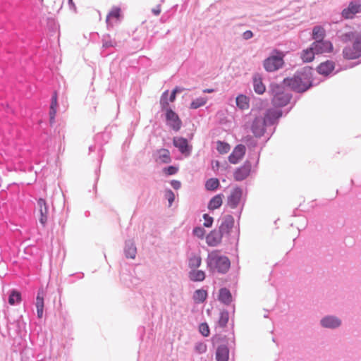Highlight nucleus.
Masks as SVG:
<instances>
[{
    "instance_id": "obj_2",
    "label": "nucleus",
    "mask_w": 361,
    "mask_h": 361,
    "mask_svg": "<svg viewBox=\"0 0 361 361\" xmlns=\"http://www.w3.org/2000/svg\"><path fill=\"white\" fill-rule=\"evenodd\" d=\"M271 92L273 95L272 104L276 106H284L290 101L288 94H285L283 87L277 84H272L271 85Z\"/></svg>"
},
{
    "instance_id": "obj_48",
    "label": "nucleus",
    "mask_w": 361,
    "mask_h": 361,
    "mask_svg": "<svg viewBox=\"0 0 361 361\" xmlns=\"http://www.w3.org/2000/svg\"><path fill=\"white\" fill-rule=\"evenodd\" d=\"M252 36H253L252 32L250 30H247V31L244 32L243 34V37L245 39H249L252 38Z\"/></svg>"
},
{
    "instance_id": "obj_41",
    "label": "nucleus",
    "mask_w": 361,
    "mask_h": 361,
    "mask_svg": "<svg viewBox=\"0 0 361 361\" xmlns=\"http://www.w3.org/2000/svg\"><path fill=\"white\" fill-rule=\"evenodd\" d=\"M203 219L204 220V226L205 227H207V228H209L212 226V224H213V218L212 216H210L209 214H204L203 215Z\"/></svg>"
},
{
    "instance_id": "obj_5",
    "label": "nucleus",
    "mask_w": 361,
    "mask_h": 361,
    "mask_svg": "<svg viewBox=\"0 0 361 361\" xmlns=\"http://www.w3.org/2000/svg\"><path fill=\"white\" fill-rule=\"evenodd\" d=\"M311 45L317 54L331 53L334 49L332 43L328 40L314 42Z\"/></svg>"
},
{
    "instance_id": "obj_26",
    "label": "nucleus",
    "mask_w": 361,
    "mask_h": 361,
    "mask_svg": "<svg viewBox=\"0 0 361 361\" xmlns=\"http://www.w3.org/2000/svg\"><path fill=\"white\" fill-rule=\"evenodd\" d=\"M315 51L314 49H312V46L311 45L310 47L303 50L301 53V59L303 62L308 63L311 62L314 59V54Z\"/></svg>"
},
{
    "instance_id": "obj_4",
    "label": "nucleus",
    "mask_w": 361,
    "mask_h": 361,
    "mask_svg": "<svg viewBox=\"0 0 361 361\" xmlns=\"http://www.w3.org/2000/svg\"><path fill=\"white\" fill-rule=\"evenodd\" d=\"M361 12V1L360 0L351 1L348 7L344 8L341 15L345 19H352L354 16Z\"/></svg>"
},
{
    "instance_id": "obj_9",
    "label": "nucleus",
    "mask_w": 361,
    "mask_h": 361,
    "mask_svg": "<svg viewBox=\"0 0 361 361\" xmlns=\"http://www.w3.org/2000/svg\"><path fill=\"white\" fill-rule=\"evenodd\" d=\"M173 143L182 154L185 155L190 154L191 147L189 146L187 139L182 137H175L173 140Z\"/></svg>"
},
{
    "instance_id": "obj_49",
    "label": "nucleus",
    "mask_w": 361,
    "mask_h": 361,
    "mask_svg": "<svg viewBox=\"0 0 361 361\" xmlns=\"http://www.w3.org/2000/svg\"><path fill=\"white\" fill-rule=\"evenodd\" d=\"M171 185L176 190L179 189L181 186L180 182L178 180H172L171 183Z\"/></svg>"
},
{
    "instance_id": "obj_24",
    "label": "nucleus",
    "mask_w": 361,
    "mask_h": 361,
    "mask_svg": "<svg viewBox=\"0 0 361 361\" xmlns=\"http://www.w3.org/2000/svg\"><path fill=\"white\" fill-rule=\"evenodd\" d=\"M312 39H314V42L324 41V39L326 36V30L323 27L320 25L314 26L312 29Z\"/></svg>"
},
{
    "instance_id": "obj_16",
    "label": "nucleus",
    "mask_w": 361,
    "mask_h": 361,
    "mask_svg": "<svg viewBox=\"0 0 361 361\" xmlns=\"http://www.w3.org/2000/svg\"><path fill=\"white\" fill-rule=\"evenodd\" d=\"M223 235L219 231H212L206 237L207 243L209 246H216L221 243Z\"/></svg>"
},
{
    "instance_id": "obj_32",
    "label": "nucleus",
    "mask_w": 361,
    "mask_h": 361,
    "mask_svg": "<svg viewBox=\"0 0 361 361\" xmlns=\"http://www.w3.org/2000/svg\"><path fill=\"white\" fill-rule=\"evenodd\" d=\"M236 104L240 109L249 108V99L245 95L240 94L236 97Z\"/></svg>"
},
{
    "instance_id": "obj_15",
    "label": "nucleus",
    "mask_w": 361,
    "mask_h": 361,
    "mask_svg": "<svg viewBox=\"0 0 361 361\" xmlns=\"http://www.w3.org/2000/svg\"><path fill=\"white\" fill-rule=\"evenodd\" d=\"M37 206L40 213L39 222L44 226L47 221L48 207L44 199L39 198L37 201Z\"/></svg>"
},
{
    "instance_id": "obj_27",
    "label": "nucleus",
    "mask_w": 361,
    "mask_h": 361,
    "mask_svg": "<svg viewBox=\"0 0 361 361\" xmlns=\"http://www.w3.org/2000/svg\"><path fill=\"white\" fill-rule=\"evenodd\" d=\"M189 278L192 281H202L205 279V273L204 271L192 269L189 272Z\"/></svg>"
},
{
    "instance_id": "obj_34",
    "label": "nucleus",
    "mask_w": 361,
    "mask_h": 361,
    "mask_svg": "<svg viewBox=\"0 0 361 361\" xmlns=\"http://www.w3.org/2000/svg\"><path fill=\"white\" fill-rule=\"evenodd\" d=\"M137 253V249L133 243L126 244L125 247V254L128 258L134 259Z\"/></svg>"
},
{
    "instance_id": "obj_46",
    "label": "nucleus",
    "mask_w": 361,
    "mask_h": 361,
    "mask_svg": "<svg viewBox=\"0 0 361 361\" xmlns=\"http://www.w3.org/2000/svg\"><path fill=\"white\" fill-rule=\"evenodd\" d=\"M166 197L169 202V204L171 205L175 200L174 193L171 190H169L166 191Z\"/></svg>"
},
{
    "instance_id": "obj_54",
    "label": "nucleus",
    "mask_w": 361,
    "mask_h": 361,
    "mask_svg": "<svg viewBox=\"0 0 361 361\" xmlns=\"http://www.w3.org/2000/svg\"><path fill=\"white\" fill-rule=\"evenodd\" d=\"M116 45V43L112 44L111 42H106L105 43H104V46L106 47H114Z\"/></svg>"
},
{
    "instance_id": "obj_6",
    "label": "nucleus",
    "mask_w": 361,
    "mask_h": 361,
    "mask_svg": "<svg viewBox=\"0 0 361 361\" xmlns=\"http://www.w3.org/2000/svg\"><path fill=\"white\" fill-rule=\"evenodd\" d=\"M166 118L168 124L174 130H178L181 127V121L179 118L178 116L171 109H167L166 114Z\"/></svg>"
},
{
    "instance_id": "obj_55",
    "label": "nucleus",
    "mask_w": 361,
    "mask_h": 361,
    "mask_svg": "<svg viewBox=\"0 0 361 361\" xmlns=\"http://www.w3.org/2000/svg\"><path fill=\"white\" fill-rule=\"evenodd\" d=\"M203 92L205 93H212L214 92V90L213 89H205L203 90Z\"/></svg>"
},
{
    "instance_id": "obj_14",
    "label": "nucleus",
    "mask_w": 361,
    "mask_h": 361,
    "mask_svg": "<svg viewBox=\"0 0 361 361\" xmlns=\"http://www.w3.org/2000/svg\"><path fill=\"white\" fill-rule=\"evenodd\" d=\"M267 124L264 119L257 117L256 118L252 125V131L254 135L257 137H259L263 135L264 132V126Z\"/></svg>"
},
{
    "instance_id": "obj_33",
    "label": "nucleus",
    "mask_w": 361,
    "mask_h": 361,
    "mask_svg": "<svg viewBox=\"0 0 361 361\" xmlns=\"http://www.w3.org/2000/svg\"><path fill=\"white\" fill-rule=\"evenodd\" d=\"M21 301V294L19 291L13 290L8 298V303L11 305L20 303Z\"/></svg>"
},
{
    "instance_id": "obj_31",
    "label": "nucleus",
    "mask_w": 361,
    "mask_h": 361,
    "mask_svg": "<svg viewBox=\"0 0 361 361\" xmlns=\"http://www.w3.org/2000/svg\"><path fill=\"white\" fill-rule=\"evenodd\" d=\"M36 308L38 318H42L44 311V298L40 292L38 293L36 298Z\"/></svg>"
},
{
    "instance_id": "obj_57",
    "label": "nucleus",
    "mask_w": 361,
    "mask_h": 361,
    "mask_svg": "<svg viewBox=\"0 0 361 361\" xmlns=\"http://www.w3.org/2000/svg\"><path fill=\"white\" fill-rule=\"evenodd\" d=\"M173 92H175L176 94H177L178 92H180V90L176 87L173 90Z\"/></svg>"
},
{
    "instance_id": "obj_13",
    "label": "nucleus",
    "mask_w": 361,
    "mask_h": 361,
    "mask_svg": "<svg viewBox=\"0 0 361 361\" xmlns=\"http://www.w3.org/2000/svg\"><path fill=\"white\" fill-rule=\"evenodd\" d=\"M283 112L281 109H268L264 116V121L267 124H274L279 118L282 116Z\"/></svg>"
},
{
    "instance_id": "obj_30",
    "label": "nucleus",
    "mask_w": 361,
    "mask_h": 361,
    "mask_svg": "<svg viewBox=\"0 0 361 361\" xmlns=\"http://www.w3.org/2000/svg\"><path fill=\"white\" fill-rule=\"evenodd\" d=\"M207 297V292L203 289H198L195 291L193 300L196 303H202L205 301Z\"/></svg>"
},
{
    "instance_id": "obj_56",
    "label": "nucleus",
    "mask_w": 361,
    "mask_h": 361,
    "mask_svg": "<svg viewBox=\"0 0 361 361\" xmlns=\"http://www.w3.org/2000/svg\"><path fill=\"white\" fill-rule=\"evenodd\" d=\"M215 166H216V168H218V167L219 166V161H214V165L213 164L212 167H213V168H214Z\"/></svg>"
},
{
    "instance_id": "obj_20",
    "label": "nucleus",
    "mask_w": 361,
    "mask_h": 361,
    "mask_svg": "<svg viewBox=\"0 0 361 361\" xmlns=\"http://www.w3.org/2000/svg\"><path fill=\"white\" fill-rule=\"evenodd\" d=\"M229 357V350L226 345H220L217 348L216 352V359L217 361H228Z\"/></svg>"
},
{
    "instance_id": "obj_50",
    "label": "nucleus",
    "mask_w": 361,
    "mask_h": 361,
    "mask_svg": "<svg viewBox=\"0 0 361 361\" xmlns=\"http://www.w3.org/2000/svg\"><path fill=\"white\" fill-rule=\"evenodd\" d=\"M354 43L355 44V47H357L358 50L361 51V35L360 37H358Z\"/></svg>"
},
{
    "instance_id": "obj_29",
    "label": "nucleus",
    "mask_w": 361,
    "mask_h": 361,
    "mask_svg": "<svg viewBox=\"0 0 361 361\" xmlns=\"http://www.w3.org/2000/svg\"><path fill=\"white\" fill-rule=\"evenodd\" d=\"M202 263V257L199 254H192L188 259V266L192 269L198 268Z\"/></svg>"
},
{
    "instance_id": "obj_37",
    "label": "nucleus",
    "mask_w": 361,
    "mask_h": 361,
    "mask_svg": "<svg viewBox=\"0 0 361 361\" xmlns=\"http://www.w3.org/2000/svg\"><path fill=\"white\" fill-rule=\"evenodd\" d=\"M230 149V145L228 143L221 141L217 142L216 149L220 154H226Z\"/></svg>"
},
{
    "instance_id": "obj_51",
    "label": "nucleus",
    "mask_w": 361,
    "mask_h": 361,
    "mask_svg": "<svg viewBox=\"0 0 361 361\" xmlns=\"http://www.w3.org/2000/svg\"><path fill=\"white\" fill-rule=\"evenodd\" d=\"M197 349L199 350L200 353H203V352H205L206 350V345H204V344H199L197 346Z\"/></svg>"
},
{
    "instance_id": "obj_12",
    "label": "nucleus",
    "mask_w": 361,
    "mask_h": 361,
    "mask_svg": "<svg viewBox=\"0 0 361 361\" xmlns=\"http://www.w3.org/2000/svg\"><path fill=\"white\" fill-rule=\"evenodd\" d=\"M234 225V219L231 215H226L223 217L222 222L219 226V231L223 235H227L230 233Z\"/></svg>"
},
{
    "instance_id": "obj_38",
    "label": "nucleus",
    "mask_w": 361,
    "mask_h": 361,
    "mask_svg": "<svg viewBox=\"0 0 361 361\" xmlns=\"http://www.w3.org/2000/svg\"><path fill=\"white\" fill-rule=\"evenodd\" d=\"M207 102V99L205 98H198L195 100L192 101L190 104L191 109H197L203 105H204Z\"/></svg>"
},
{
    "instance_id": "obj_22",
    "label": "nucleus",
    "mask_w": 361,
    "mask_h": 361,
    "mask_svg": "<svg viewBox=\"0 0 361 361\" xmlns=\"http://www.w3.org/2000/svg\"><path fill=\"white\" fill-rule=\"evenodd\" d=\"M321 323L326 328H336L340 326L341 321L334 317H326L322 319Z\"/></svg>"
},
{
    "instance_id": "obj_52",
    "label": "nucleus",
    "mask_w": 361,
    "mask_h": 361,
    "mask_svg": "<svg viewBox=\"0 0 361 361\" xmlns=\"http://www.w3.org/2000/svg\"><path fill=\"white\" fill-rule=\"evenodd\" d=\"M152 13L156 15V16H158L159 15V13H161V8H160V6H158L157 8H153L152 9Z\"/></svg>"
},
{
    "instance_id": "obj_59",
    "label": "nucleus",
    "mask_w": 361,
    "mask_h": 361,
    "mask_svg": "<svg viewBox=\"0 0 361 361\" xmlns=\"http://www.w3.org/2000/svg\"><path fill=\"white\" fill-rule=\"evenodd\" d=\"M39 1H41V3H43V1H44V0H39Z\"/></svg>"
},
{
    "instance_id": "obj_3",
    "label": "nucleus",
    "mask_w": 361,
    "mask_h": 361,
    "mask_svg": "<svg viewBox=\"0 0 361 361\" xmlns=\"http://www.w3.org/2000/svg\"><path fill=\"white\" fill-rule=\"evenodd\" d=\"M275 52L276 55L270 56L264 61V68L268 72L276 71L283 66L284 54L278 51H275Z\"/></svg>"
},
{
    "instance_id": "obj_25",
    "label": "nucleus",
    "mask_w": 361,
    "mask_h": 361,
    "mask_svg": "<svg viewBox=\"0 0 361 361\" xmlns=\"http://www.w3.org/2000/svg\"><path fill=\"white\" fill-rule=\"evenodd\" d=\"M219 300L226 305H228L232 301L231 293L226 288H221L219 290Z\"/></svg>"
},
{
    "instance_id": "obj_23",
    "label": "nucleus",
    "mask_w": 361,
    "mask_h": 361,
    "mask_svg": "<svg viewBox=\"0 0 361 361\" xmlns=\"http://www.w3.org/2000/svg\"><path fill=\"white\" fill-rule=\"evenodd\" d=\"M253 87L255 92L259 94H262L266 90L265 85L262 83V78L258 74L253 77Z\"/></svg>"
},
{
    "instance_id": "obj_7",
    "label": "nucleus",
    "mask_w": 361,
    "mask_h": 361,
    "mask_svg": "<svg viewBox=\"0 0 361 361\" xmlns=\"http://www.w3.org/2000/svg\"><path fill=\"white\" fill-rule=\"evenodd\" d=\"M251 171V164L248 161L236 169L233 173V177L235 180L240 181L245 179L250 173Z\"/></svg>"
},
{
    "instance_id": "obj_28",
    "label": "nucleus",
    "mask_w": 361,
    "mask_h": 361,
    "mask_svg": "<svg viewBox=\"0 0 361 361\" xmlns=\"http://www.w3.org/2000/svg\"><path fill=\"white\" fill-rule=\"evenodd\" d=\"M290 85L294 90L299 92H305L308 89V86L305 84H301V79L299 77H294L293 79L291 80Z\"/></svg>"
},
{
    "instance_id": "obj_19",
    "label": "nucleus",
    "mask_w": 361,
    "mask_h": 361,
    "mask_svg": "<svg viewBox=\"0 0 361 361\" xmlns=\"http://www.w3.org/2000/svg\"><path fill=\"white\" fill-rule=\"evenodd\" d=\"M334 69V63L331 61H326L319 64L317 71L319 74L328 75Z\"/></svg>"
},
{
    "instance_id": "obj_45",
    "label": "nucleus",
    "mask_w": 361,
    "mask_h": 361,
    "mask_svg": "<svg viewBox=\"0 0 361 361\" xmlns=\"http://www.w3.org/2000/svg\"><path fill=\"white\" fill-rule=\"evenodd\" d=\"M56 114V109H50L49 111V122L51 125H53L55 122V116Z\"/></svg>"
},
{
    "instance_id": "obj_47",
    "label": "nucleus",
    "mask_w": 361,
    "mask_h": 361,
    "mask_svg": "<svg viewBox=\"0 0 361 361\" xmlns=\"http://www.w3.org/2000/svg\"><path fill=\"white\" fill-rule=\"evenodd\" d=\"M354 33L353 32H349L345 34L341 35V39L344 42H347L348 40H350L354 36Z\"/></svg>"
},
{
    "instance_id": "obj_39",
    "label": "nucleus",
    "mask_w": 361,
    "mask_h": 361,
    "mask_svg": "<svg viewBox=\"0 0 361 361\" xmlns=\"http://www.w3.org/2000/svg\"><path fill=\"white\" fill-rule=\"evenodd\" d=\"M168 94H169V91L166 90L162 94V95L161 97L160 104L163 109H167L169 105V102H168Z\"/></svg>"
},
{
    "instance_id": "obj_35",
    "label": "nucleus",
    "mask_w": 361,
    "mask_h": 361,
    "mask_svg": "<svg viewBox=\"0 0 361 361\" xmlns=\"http://www.w3.org/2000/svg\"><path fill=\"white\" fill-rule=\"evenodd\" d=\"M219 186V180L217 178H209L206 181L205 188L207 190H214Z\"/></svg>"
},
{
    "instance_id": "obj_8",
    "label": "nucleus",
    "mask_w": 361,
    "mask_h": 361,
    "mask_svg": "<svg viewBox=\"0 0 361 361\" xmlns=\"http://www.w3.org/2000/svg\"><path fill=\"white\" fill-rule=\"evenodd\" d=\"M242 193L240 188H234L227 198V205L232 209L237 207L241 200Z\"/></svg>"
},
{
    "instance_id": "obj_58",
    "label": "nucleus",
    "mask_w": 361,
    "mask_h": 361,
    "mask_svg": "<svg viewBox=\"0 0 361 361\" xmlns=\"http://www.w3.org/2000/svg\"><path fill=\"white\" fill-rule=\"evenodd\" d=\"M72 1H73V0H69V2H70V3H72Z\"/></svg>"
},
{
    "instance_id": "obj_36",
    "label": "nucleus",
    "mask_w": 361,
    "mask_h": 361,
    "mask_svg": "<svg viewBox=\"0 0 361 361\" xmlns=\"http://www.w3.org/2000/svg\"><path fill=\"white\" fill-rule=\"evenodd\" d=\"M229 316L227 311H222L220 312L218 324L220 327L224 328L226 326L228 322Z\"/></svg>"
},
{
    "instance_id": "obj_42",
    "label": "nucleus",
    "mask_w": 361,
    "mask_h": 361,
    "mask_svg": "<svg viewBox=\"0 0 361 361\" xmlns=\"http://www.w3.org/2000/svg\"><path fill=\"white\" fill-rule=\"evenodd\" d=\"M193 234L200 238H202L205 235V231L203 228L196 227L193 229Z\"/></svg>"
},
{
    "instance_id": "obj_17",
    "label": "nucleus",
    "mask_w": 361,
    "mask_h": 361,
    "mask_svg": "<svg viewBox=\"0 0 361 361\" xmlns=\"http://www.w3.org/2000/svg\"><path fill=\"white\" fill-rule=\"evenodd\" d=\"M361 51L355 47V44L353 47H345L343 51V54L346 59H355L360 57Z\"/></svg>"
},
{
    "instance_id": "obj_18",
    "label": "nucleus",
    "mask_w": 361,
    "mask_h": 361,
    "mask_svg": "<svg viewBox=\"0 0 361 361\" xmlns=\"http://www.w3.org/2000/svg\"><path fill=\"white\" fill-rule=\"evenodd\" d=\"M157 157L155 161L157 162L162 163V164H169L171 161V158L170 156V152L166 149H160L157 151Z\"/></svg>"
},
{
    "instance_id": "obj_40",
    "label": "nucleus",
    "mask_w": 361,
    "mask_h": 361,
    "mask_svg": "<svg viewBox=\"0 0 361 361\" xmlns=\"http://www.w3.org/2000/svg\"><path fill=\"white\" fill-rule=\"evenodd\" d=\"M200 332L204 336H208L209 335V328L207 323H202L199 326Z\"/></svg>"
},
{
    "instance_id": "obj_21",
    "label": "nucleus",
    "mask_w": 361,
    "mask_h": 361,
    "mask_svg": "<svg viewBox=\"0 0 361 361\" xmlns=\"http://www.w3.org/2000/svg\"><path fill=\"white\" fill-rule=\"evenodd\" d=\"M224 197L223 194H218L214 196L208 203V209L209 210L219 209L222 205Z\"/></svg>"
},
{
    "instance_id": "obj_53",
    "label": "nucleus",
    "mask_w": 361,
    "mask_h": 361,
    "mask_svg": "<svg viewBox=\"0 0 361 361\" xmlns=\"http://www.w3.org/2000/svg\"><path fill=\"white\" fill-rule=\"evenodd\" d=\"M176 94L172 91V92H171V96H170V98H169V101H170L171 102H174V101H175V99H176Z\"/></svg>"
},
{
    "instance_id": "obj_11",
    "label": "nucleus",
    "mask_w": 361,
    "mask_h": 361,
    "mask_svg": "<svg viewBox=\"0 0 361 361\" xmlns=\"http://www.w3.org/2000/svg\"><path fill=\"white\" fill-rule=\"evenodd\" d=\"M121 18V9L118 6H114L106 16V22L109 26H113L114 23Z\"/></svg>"
},
{
    "instance_id": "obj_44",
    "label": "nucleus",
    "mask_w": 361,
    "mask_h": 361,
    "mask_svg": "<svg viewBox=\"0 0 361 361\" xmlns=\"http://www.w3.org/2000/svg\"><path fill=\"white\" fill-rule=\"evenodd\" d=\"M58 102H57V93L56 92H54V94L51 98V103L50 105V109H57Z\"/></svg>"
},
{
    "instance_id": "obj_10",
    "label": "nucleus",
    "mask_w": 361,
    "mask_h": 361,
    "mask_svg": "<svg viewBox=\"0 0 361 361\" xmlns=\"http://www.w3.org/2000/svg\"><path fill=\"white\" fill-rule=\"evenodd\" d=\"M245 147L243 145H237L228 157L230 163L235 164L243 159L245 154Z\"/></svg>"
},
{
    "instance_id": "obj_43",
    "label": "nucleus",
    "mask_w": 361,
    "mask_h": 361,
    "mask_svg": "<svg viewBox=\"0 0 361 361\" xmlns=\"http://www.w3.org/2000/svg\"><path fill=\"white\" fill-rule=\"evenodd\" d=\"M177 171H178V168L175 167L173 166H170L169 167L164 169V172L166 175H173V174L176 173Z\"/></svg>"
},
{
    "instance_id": "obj_1",
    "label": "nucleus",
    "mask_w": 361,
    "mask_h": 361,
    "mask_svg": "<svg viewBox=\"0 0 361 361\" xmlns=\"http://www.w3.org/2000/svg\"><path fill=\"white\" fill-rule=\"evenodd\" d=\"M207 263L210 271L223 274L229 269L231 264L227 257L220 255L217 252H213L209 255Z\"/></svg>"
}]
</instances>
